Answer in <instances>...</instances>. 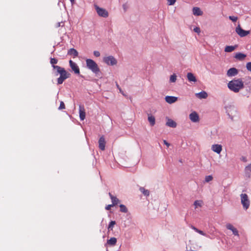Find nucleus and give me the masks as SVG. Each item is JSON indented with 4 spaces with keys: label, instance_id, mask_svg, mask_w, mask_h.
I'll use <instances>...</instances> for the list:
<instances>
[{
    "label": "nucleus",
    "instance_id": "6ab92c4d",
    "mask_svg": "<svg viewBox=\"0 0 251 251\" xmlns=\"http://www.w3.org/2000/svg\"><path fill=\"white\" fill-rule=\"evenodd\" d=\"M192 11L193 14L195 16H201L203 14V12L198 7H193Z\"/></svg>",
    "mask_w": 251,
    "mask_h": 251
},
{
    "label": "nucleus",
    "instance_id": "a18cd8bd",
    "mask_svg": "<svg viewBox=\"0 0 251 251\" xmlns=\"http://www.w3.org/2000/svg\"><path fill=\"white\" fill-rule=\"evenodd\" d=\"M119 91L123 95H125L124 92H123V91L122 90L121 88H119Z\"/></svg>",
    "mask_w": 251,
    "mask_h": 251
},
{
    "label": "nucleus",
    "instance_id": "a19ab883",
    "mask_svg": "<svg viewBox=\"0 0 251 251\" xmlns=\"http://www.w3.org/2000/svg\"><path fill=\"white\" fill-rule=\"evenodd\" d=\"M194 205H195V206L197 207V206H201V203H200L199 201H195L194 202Z\"/></svg>",
    "mask_w": 251,
    "mask_h": 251
},
{
    "label": "nucleus",
    "instance_id": "2f4dec72",
    "mask_svg": "<svg viewBox=\"0 0 251 251\" xmlns=\"http://www.w3.org/2000/svg\"><path fill=\"white\" fill-rule=\"evenodd\" d=\"M142 193L146 196H148L150 195V191L148 190L145 189L142 187Z\"/></svg>",
    "mask_w": 251,
    "mask_h": 251
},
{
    "label": "nucleus",
    "instance_id": "c9c22d12",
    "mask_svg": "<svg viewBox=\"0 0 251 251\" xmlns=\"http://www.w3.org/2000/svg\"><path fill=\"white\" fill-rule=\"evenodd\" d=\"M229 19L232 21L233 22H236L238 19V18L237 17H235V16H229Z\"/></svg>",
    "mask_w": 251,
    "mask_h": 251
},
{
    "label": "nucleus",
    "instance_id": "a878e982",
    "mask_svg": "<svg viewBox=\"0 0 251 251\" xmlns=\"http://www.w3.org/2000/svg\"><path fill=\"white\" fill-rule=\"evenodd\" d=\"M245 175L248 178H250L251 176V164L245 168Z\"/></svg>",
    "mask_w": 251,
    "mask_h": 251
},
{
    "label": "nucleus",
    "instance_id": "cd10ccee",
    "mask_svg": "<svg viewBox=\"0 0 251 251\" xmlns=\"http://www.w3.org/2000/svg\"><path fill=\"white\" fill-rule=\"evenodd\" d=\"M120 211L123 213H127L128 210L126 206L124 204L120 205Z\"/></svg>",
    "mask_w": 251,
    "mask_h": 251
},
{
    "label": "nucleus",
    "instance_id": "c03bdc74",
    "mask_svg": "<svg viewBox=\"0 0 251 251\" xmlns=\"http://www.w3.org/2000/svg\"><path fill=\"white\" fill-rule=\"evenodd\" d=\"M123 8L124 9L125 11L126 10V9L127 8L128 6L126 4H124L123 5Z\"/></svg>",
    "mask_w": 251,
    "mask_h": 251
},
{
    "label": "nucleus",
    "instance_id": "c85d7f7f",
    "mask_svg": "<svg viewBox=\"0 0 251 251\" xmlns=\"http://www.w3.org/2000/svg\"><path fill=\"white\" fill-rule=\"evenodd\" d=\"M176 80V75L175 74L171 75L170 77V81L171 82H175Z\"/></svg>",
    "mask_w": 251,
    "mask_h": 251
},
{
    "label": "nucleus",
    "instance_id": "473e14b6",
    "mask_svg": "<svg viewBox=\"0 0 251 251\" xmlns=\"http://www.w3.org/2000/svg\"><path fill=\"white\" fill-rule=\"evenodd\" d=\"M193 228L196 231H197V232H198L199 233H200V234L202 235H205V233H204V232L202 230H199V229L197 228L196 227L193 226Z\"/></svg>",
    "mask_w": 251,
    "mask_h": 251
},
{
    "label": "nucleus",
    "instance_id": "e433bc0d",
    "mask_svg": "<svg viewBox=\"0 0 251 251\" xmlns=\"http://www.w3.org/2000/svg\"><path fill=\"white\" fill-rule=\"evenodd\" d=\"M246 68L249 71L251 72V62L247 63Z\"/></svg>",
    "mask_w": 251,
    "mask_h": 251
},
{
    "label": "nucleus",
    "instance_id": "37998d69",
    "mask_svg": "<svg viewBox=\"0 0 251 251\" xmlns=\"http://www.w3.org/2000/svg\"><path fill=\"white\" fill-rule=\"evenodd\" d=\"M163 143L165 145H166L168 147H169L170 145V144L166 141V140H164L163 141Z\"/></svg>",
    "mask_w": 251,
    "mask_h": 251
},
{
    "label": "nucleus",
    "instance_id": "c756f323",
    "mask_svg": "<svg viewBox=\"0 0 251 251\" xmlns=\"http://www.w3.org/2000/svg\"><path fill=\"white\" fill-rule=\"evenodd\" d=\"M115 224H116L115 221H111L108 226V229L112 230L113 229V226H114V225Z\"/></svg>",
    "mask_w": 251,
    "mask_h": 251
},
{
    "label": "nucleus",
    "instance_id": "7c9ffc66",
    "mask_svg": "<svg viewBox=\"0 0 251 251\" xmlns=\"http://www.w3.org/2000/svg\"><path fill=\"white\" fill-rule=\"evenodd\" d=\"M58 62V60L54 58H51L50 60V63L52 65V66L53 65H55V64H57Z\"/></svg>",
    "mask_w": 251,
    "mask_h": 251
},
{
    "label": "nucleus",
    "instance_id": "ddd939ff",
    "mask_svg": "<svg viewBox=\"0 0 251 251\" xmlns=\"http://www.w3.org/2000/svg\"><path fill=\"white\" fill-rule=\"evenodd\" d=\"M105 141L103 136H102L100 137L99 140V148L102 150L104 151L105 150Z\"/></svg>",
    "mask_w": 251,
    "mask_h": 251
},
{
    "label": "nucleus",
    "instance_id": "b1692460",
    "mask_svg": "<svg viewBox=\"0 0 251 251\" xmlns=\"http://www.w3.org/2000/svg\"><path fill=\"white\" fill-rule=\"evenodd\" d=\"M187 77L188 80L190 82H196L197 78L192 73H188L187 75Z\"/></svg>",
    "mask_w": 251,
    "mask_h": 251
},
{
    "label": "nucleus",
    "instance_id": "58836bf2",
    "mask_svg": "<svg viewBox=\"0 0 251 251\" xmlns=\"http://www.w3.org/2000/svg\"><path fill=\"white\" fill-rule=\"evenodd\" d=\"M193 30L197 33H199L201 32L200 28L199 27H196L194 28Z\"/></svg>",
    "mask_w": 251,
    "mask_h": 251
},
{
    "label": "nucleus",
    "instance_id": "09e8293b",
    "mask_svg": "<svg viewBox=\"0 0 251 251\" xmlns=\"http://www.w3.org/2000/svg\"><path fill=\"white\" fill-rule=\"evenodd\" d=\"M116 86H117V87L118 89H119V88H121L117 83L116 84Z\"/></svg>",
    "mask_w": 251,
    "mask_h": 251
},
{
    "label": "nucleus",
    "instance_id": "ea45409f",
    "mask_svg": "<svg viewBox=\"0 0 251 251\" xmlns=\"http://www.w3.org/2000/svg\"><path fill=\"white\" fill-rule=\"evenodd\" d=\"M94 55L96 57H99L100 56V52L99 51L95 50L94 51Z\"/></svg>",
    "mask_w": 251,
    "mask_h": 251
},
{
    "label": "nucleus",
    "instance_id": "4be33fe9",
    "mask_svg": "<svg viewBox=\"0 0 251 251\" xmlns=\"http://www.w3.org/2000/svg\"><path fill=\"white\" fill-rule=\"evenodd\" d=\"M68 54L69 55L73 56L75 58L78 56V53L75 49L72 48L68 51Z\"/></svg>",
    "mask_w": 251,
    "mask_h": 251
},
{
    "label": "nucleus",
    "instance_id": "4c0bfd02",
    "mask_svg": "<svg viewBox=\"0 0 251 251\" xmlns=\"http://www.w3.org/2000/svg\"><path fill=\"white\" fill-rule=\"evenodd\" d=\"M167 1L169 5H173L175 3L176 0H167Z\"/></svg>",
    "mask_w": 251,
    "mask_h": 251
},
{
    "label": "nucleus",
    "instance_id": "f3484780",
    "mask_svg": "<svg viewBox=\"0 0 251 251\" xmlns=\"http://www.w3.org/2000/svg\"><path fill=\"white\" fill-rule=\"evenodd\" d=\"M212 150L214 152L219 154L222 151V146L221 145L215 144L212 145Z\"/></svg>",
    "mask_w": 251,
    "mask_h": 251
},
{
    "label": "nucleus",
    "instance_id": "f03ea898",
    "mask_svg": "<svg viewBox=\"0 0 251 251\" xmlns=\"http://www.w3.org/2000/svg\"><path fill=\"white\" fill-rule=\"evenodd\" d=\"M53 68L56 69L58 74H60V77L57 79V83L58 84H62L64 81L71 76V74L67 72L64 68L59 66L53 65Z\"/></svg>",
    "mask_w": 251,
    "mask_h": 251
},
{
    "label": "nucleus",
    "instance_id": "4468645a",
    "mask_svg": "<svg viewBox=\"0 0 251 251\" xmlns=\"http://www.w3.org/2000/svg\"><path fill=\"white\" fill-rule=\"evenodd\" d=\"M79 118L81 121L85 118V110L83 106L80 105L79 107Z\"/></svg>",
    "mask_w": 251,
    "mask_h": 251
},
{
    "label": "nucleus",
    "instance_id": "72a5a7b5",
    "mask_svg": "<svg viewBox=\"0 0 251 251\" xmlns=\"http://www.w3.org/2000/svg\"><path fill=\"white\" fill-rule=\"evenodd\" d=\"M213 179V176H205V181L206 182H208Z\"/></svg>",
    "mask_w": 251,
    "mask_h": 251
},
{
    "label": "nucleus",
    "instance_id": "5701e85b",
    "mask_svg": "<svg viewBox=\"0 0 251 251\" xmlns=\"http://www.w3.org/2000/svg\"><path fill=\"white\" fill-rule=\"evenodd\" d=\"M238 46H226L225 48V51L226 52H231L237 48Z\"/></svg>",
    "mask_w": 251,
    "mask_h": 251
},
{
    "label": "nucleus",
    "instance_id": "0eeeda50",
    "mask_svg": "<svg viewBox=\"0 0 251 251\" xmlns=\"http://www.w3.org/2000/svg\"><path fill=\"white\" fill-rule=\"evenodd\" d=\"M235 31L241 37H245L250 33L249 30H245L243 29L240 26V25L236 27Z\"/></svg>",
    "mask_w": 251,
    "mask_h": 251
},
{
    "label": "nucleus",
    "instance_id": "49530a36",
    "mask_svg": "<svg viewBox=\"0 0 251 251\" xmlns=\"http://www.w3.org/2000/svg\"><path fill=\"white\" fill-rule=\"evenodd\" d=\"M70 0L71 2V3H72V5L75 3V0Z\"/></svg>",
    "mask_w": 251,
    "mask_h": 251
},
{
    "label": "nucleus",
    "instance_id": "1a4fd4ad",
    "mask_svg": "<svg viewBox=\"0 0 251 251\" xmlns=\"http://www.w3.org/2000/svg\"><path fill=\"white\" fill-rule=\"evenodd\" d=\"M69 64L72 70L74 72L75 74L78 75L80 74L79 68L75 62L70 60L69 61Z\"/></svg>",
    "mask_w": 251,
    "mask_h": 251
},
{
    "label": "nucleus",
    "instance_id": "a211bd4d",
    "mask_svg": "<svg viewBox=\"0 0 251 251\" xmlns=\"http://www.w3.org/2000/svg\"><path fill=\"white\" fill-rule=\"evenodd\" d=\"M148 120L150 123V126H153L155 124V118L154 116L149 113H148Z\"/></svg>",
    "mask_w": 251,
    "mask_h": 251
},
{
    "label": "nucleus",
    "instance_id": "423d86ee",
    "mask_svg": "<svg viewBox=\"0 0 251 251\" xmlns=\"http://www.w3.org/2000/svg\"><path fill=\"white\" fill-rule=\"evenodd\" d=\"M103 62L108 65H115L117 63V60L111 55L104 57L103 58Z\"/></svg>",
    "mask_w": 251,
    "mask_h": 251
},
{
    "label": "nucleus",
    "instance_id": "9d476101",
    "mask_svg": "<svg viewBox=\"0 0 251 251\" xmlns=\"http://www.w3.org/2000/svg\"><path fill=\"white\" fill-rule=\"evenodd\" d=\"M189 118L191 121L194 123H197L200 121L199 116L195 111L192 112L189 115Z\"/></svg>",
    "mask_w": 251,
    "mask_h": 251
},
{
    "label": "nucleus",
    "instance_id": "412c9836",
    "mask_svg": "<svg viewBox=\"0 0 251 251\" xmlns=\"http://www.w3.org/2000/svg\"><path fill=\"white\" fill-rule=\"evenodd\" d=\"M109 196L111 200L113 205L115 206L119 203L120 201L117 197L113 196L110 193H109Z\"/></svg>",
    "mask_w": 251,
    "mask_h": 251
},
{
    "label": "nucleus",
    "instance_id": "2eb2a0df",
    "mask_svg": "<svg viewBox=\"0 0 251 251\" xmlns=\"http://www.w3.org/2000/svg\"><path fill=\"white\" fill-rule=\"evenodd\" d=\"M167 119V121L166 123V125L168 126L175 128L176 127L177 124L176 122L172 120L171 119L169 118L168 117H166Z\"/></svg>",
    "mask_w": 251,
    "mask_h": 251
},
{
    "label": "nucleus",
    "instance_id": "dca6fc26",
    "mask_svg": "<svg viewBox=\"0 0 251 251\" xmlns=\"http://www.w3.org/2000/svg\"><path fill=\"white\" fill-rule=\"evenodd\" d=\"M226 227L227 229L231 230L232 231L233 234L234 235L239 236L238 230L235 227H234L231 224H227L226 225Z\"/></svg>",
    "mask_w": 251,
    "mask_h": 251
},
{
    "label": "nucleus",
    "instance_id": "aec40b11",
    "mask_svg": "<svg viewBox=\"0 0 251 251\" xmlns=\"http://www.w3.org/2000/svg\"><path fill=\"white\" fill-rule=\"evenodd\" d=\"M196 96L200 99H206L208 97V94L205 91H202L200 93H196Z\"/></svg>",
    "mask_w": 251,
    "mask_h": 251
},
{
    "label": "nucleus",
    "instance_id": "7ed1b4c3",
    "mask_svg": "<svg viewBox=\"0 0 251 251\" xmlns=\"http://www.w3.org/2000/svg\"><path fill=\"white\" fill-rule=\"evenodd\" d=\"M87 67L95 74H98L100 72V69L98 64L91 59H87L86 60Z\"/></svg>",
    "mask_w": 251,
    "mask_h": 251
},
{
    "label": "nucleus",
    "instance_id": "f8f14e48",
    "mask_svg": "<svg viewBox=\"0 0 251 251\" xmlns=\"http://www.w3.org/2000/svg\"><path fill=\"white\" fill-rule=\"evenodd\" d=\"M165 100L167 103L172 104L178 100V98L175 96H167L165 97Z\"/></svg>",
    "mask_w": 251,
    "mask_h": 251
},
{
    "label": "nucleus",
    "instance_id": "20e7f679",
    "mask_svg": "<svg viewBox=\"0 0 251 251\" xmlns=\"http://www.w3.org/2000/svg\"><path fill=\"white\" fill-rule=\"evenodd\" d=\"M241 203L243 205L244 209L247 210L249 208L250 205V201L248 196L246 194H241L240 195Z\"/></svg>",
    "mask_w": 251,
    "mask_h": 251
},
{
    "label": "nucleus",
    "instance_id": "393cba45",
    "mask_svg": "<svg viewBox=\"0 0 251 251\" xmlns=\"http://www.w3.org/2000/svg\"><path fill=\"white\" fill-rule=\"evenodd\" d=\"M246 57V55L241 52H238L235 55V58L237 60L242 61L243 60L245 57Z\"/></svg>",
    "mask_w": 251,
    "mask_h": 251
},
{
    "label": "nucleus",
    "instance_id": "39448f33",
    "mask_svg": "<svg viewBox=\"0 0 251 251\" xmlns=\"http://www.w3.org/2000/svg\"><path fill=\"white\" fill-rule=\"evenodd\" d=\"M226 112L231 120H233V117L237 112L236 108L233 105H229L226 107Z\"/></svg>",
    "mask_w": 251,
    "mask_h": 251
},
{
    "label": "nucleus",
    "instance_id": "6e6552de",
    "mask_svg": "<svg viewBox=\"0 0 251 251\" xmlns=\"http://www.w3.org/2000/svg\"><path fill=\"white\" fill-rule=\"evenodd\" d=\"M95 7L99 16L103 18H107L108 16V12L105 9L100 8L97 5H95Z\"/></svg>",
    "mask_w": 251,
    "mask_h": 251
},
{
    "label": "nucleus",
    "instance_id": "f257e3e1",
    "mask_svg": "<svg viewBox=\"0 0 251 251\" xmlns=\"http://www.w3.org/2000/svg\"><path fill=\"white\" fill-rule=\"evenodd\" d=\"M228 89L234 93H238L244 87V82L241 78L233 79L227 83Z\"/></svg>",
    "mask_w": 251,
    "mask_h": 251
},
{
    "label": "nucleus",
    "instance_id": "bb28decb",
    "mask_svg": "<svg viewBox=\"0 0 251 251\" xmlns=\"http://www.w3.org/2000/svg\"><path fill=\"white\" fill-rule=\"evenodd\" d=\"M107 243L111 246H115L117 243V239L115 237H112L107 240Z\"/></svg>",
    "mask_w": 251,
    "mask_h": 251
},
{
    "label": "nucleus",
    "instance_id": "79ce46f5",
    "mask_svg": "<svg viewBox=\"0 0 251 251\" xmlns=\"http://www.w3.org/2000/svg\"><path fill=\"white\" fill-rule=\"evenodd\" d=\"M114 206V205H113L112 204H109V205H107L106 207H105V209L107 210H109L111 209V208L112 207Z\"/></svg>",
    "mask_w": 251,
    "mask_h": 251
},
{
    "label": "nucleus",
    "instance_id": "de8ad7c7",
    "mask_svg": "<svg viewBox=\"0 0 251 251\" xmlns=\"http://www.w3.org/2000/svg\"><path fill=\"white\" fill-rule=\"evenodd\" d=\"M242 160L246 162L247 161L245 157H242Z\"/></svg>",
    "mask_w": 251,
    "mask_h": 251
},
{
    "label": "nucleus",
    "instance_id": "f704fd0d",
    "mask_svg": "<svg viewBox=\"0 0 251 251\" xmlns=\"http://www.w3.org/2000/svg\"><path fill=\"white\" fill-rule=\"evenodd\" d=\"M65 108V105L63 101H61L60 103V106L58 108L59 110L64 109Z\"/></svg>",
    "mask_w": 251,
    "mask_h": 251
},
{
    "label": "nucleus",
    "instance_id": "9b49d317",
    "mask_svg": "<svg viewBox=\"0 0 251 251\" xmlns=\"http://www.w3.org/2000/svg\"><path fill=\"white\" fill-rule=\"evenodd\" d=\"M238 73V70L235 68H231L227 71L226 75L228 76H234Z\"/></svg>",
    "mask_w": 251,
    "mask_h": 251
}]
</instances>
